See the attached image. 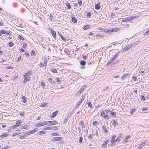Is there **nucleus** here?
Instances as JSON below:
<instances>
[{
	"label": "nucleus",
	"mask_w": 149,
	"mask_h": 149,
	"mask_svg": "<svg viewBox=\"0 0 149 149\" xmlns=\"http://www.w3.org/2000/svg\"><path fill=\"white\" fill-rule=\"evenodd\" d=\"M92 136L93 135L90 134V135H89V136H88V138L90 140H92L93 139Z\"/></svg>",
	"instance_id": "de8ad7c7"
},
{
	"label": "nucleus",
	"mask_w": 149,
	"mask_h": 149,
	"mask_svg": "<svg viewBox=\"0 0 149 149\" xmlns=\"http://www.w3.org/2000/svg\"><path fill=\"white\" fill-rule=\"evenodd\" d=\"M120 53V52H118L113 57L111 58L109 61L110 62H111V63H112L113 61H114L118 56Z\"/></svg>",
	"instance_id": "f03ea898"
},
{
	"label": "nucleus",
	"mask_w": 149,
	"mask_h": 149,
	"mask_svg": "<svg viewBox=\"0 0 149 149\" xmlns=\"http://www.w3.org/2000/svg\"><path fill=\"white\" fill-rule=\"evenodd\" d=\"M96 37H100V38H103L104 36L103 35H100L99 34H97L95 36Z\"/></svg>",
	"instance_id": "37998d69"
},
{
	"label": "nucleus",
	"mask_w": 149,
	"mask_h": 149,
	"mask_svg": "<svg viewBox=\"0 0 149 149\" xmlns=\"http://www.w3.org/2000/svg\"><path fill=\"white\" fill-rule=\"evenodd\" d=\"M47 64V61L46 60H45L44 63H40L39 64V66L40 67H44L45 66L46 67Z\"/></svg>",
	"instance_id": "1a4fd4ad"
},
{
	"label": "nucleus",
	"mask_w": 149,
	"mask_h": 149,
	"mask_svg": "<svg viewBox=\"0 0 149 149\" xmlns=\"http://www.w3.org/2000/svg\"><path fill=\"white\" fill-rule=\"evenodd\" d=\"M116 137V135H113L112 136V137L111 139V145H113L115 144V139Z\"/></svg>",
	"instance_id": "39448f33"
},
{
	"label": "nucleus",
	"mask_w": 149,
	"mask_h": 149,
	"mask_svg": "<svg viewBox=\"0 0 149 149\" xmlns=\"http://www.w3.org/2000/svg\"><path fill=\"white\" fill-rule=\"evenodd\" d=\"M135 109L134 108H133L132 109H131L130 110L131 114V115H133V113L135 112Z\"/></svg>",
	"instance_id": "f704fd0d"
},
{
	"label": "nucleus",
	"mask_w": 149,
	"mask_h": 149,
	"mask_svg": "<svg viewBox=\"0 0 149 149\" xmlns=\"http://www.w3.org/2000/svg\"><path fill=\"white\" fill-rule=\"evenodd\" d=\"M32 74L31 70H28L23 75L24 78V80L22 81L24 83H25L30 80L31 76Z\"/></svg>",
	"instance_id": "f257e3e1"
},
{
	"label": "nucleus",
	"mask_w": 149,
	"mask_h": 149,
	"mask_svg": "<svg viewBox=\"0 0 149 149\" xmlns=\"http://www.w3.org/2000/svg\"><path fill=\"white\" fill-rule=\"evenodd\" d=\"M72 21L74 23H76L77 22V19L74 17H72Z\"/></svg>",
	"instance_id": "c85d7f7f"
},
{
	"label": "nucleus",
	"mask_w": 149,
	"mask_h": 149,
	"mask_svg": "<svg viewBox=\"0 0 149 149\" xmlns=\"http://www.w3.org/2000/svg\"><path fill=\"white\" fill-rule=\"evenodd\" d=\"M122 134L121 133H120L119 134V135L118 136V138L115 140V141L116 142L118 141L119 142L120 141V139L121 137L122 136Z\"/></svg>",
	"instance_id": "2eb2a0df"
},
{
	"label": "nucleus",
	"mask_w": 149,
	"mask_h": 149,
	"mask_svg": "<svg viewBox=\"0 0 149 149\" xmlns=\"http://www.w3.org/2000/svg\"><path fill=\"white\" fill-rule=\"evenodd\" d=\"M63 139L62 137H54L53 138H52L51 139V141H52L54 142L56 141H59L60 140H61Z\"/></svg>",
	"instance_id": "7ed1b4c3"
},
{
	"label": "nucleus",
	"mask_w": 149,
	"mask_h": 149,
	"mask_svg": "<svg viewBox=\"0 0 149 149\" xmlns=\"http://www.w3.org/2000/svg\"><path fill=\"white\" fill-rule=\"evenodd\" d=\"M19 126V125L16 124L13 125V126H11L10 127L12 128H13L14 129Z\"/></svg>",
	"instance_id": "e433bc0d"
},
{
	"label": "nucleus",
	"mask_w": 149,
	"mask_h": 149,
	"mask_svg": "<svg viewBox=\"0 0 149 149\" xmlns=\"http://www.w3.org/2000/svg\"><path fill=\"white\" fill-rule=\"evenodd\" d=\"M8 45L9 46L11 47L13 46L14 43L12 42H10L8 43Z\"/></svg>",
	"instance_id": "ea45409f"
},
{
	"label": "nucleus",
	"mask_w": 149,
	"mask_h": 149,
	"mask_svg": "<svg viewBox=\"0 0 149 149\" xmlns=\"http://www.w3.org/2000/svg\"><path fill=\"white\" fill-rule=\"evenodd\" d=\"M111 114L113 117L116 116V113L115 112H111Z\"/></svg>",
	"instance_id": "c03bdc74"
},
{
	"label": "nucleus",
	"mask_w": 149,
	"mask_h": 149,
	"mask_svg": "<svg viewBox=\"0 0 149 149\" xmlns=\"http://www.w3.org/2000/svg\"><path fill=\"white\" fill-rule=\"evenodd\" d=\"M89 27H90L87 25H85L83 27V29L84 30H86L88 29Z\"/></svg>",
	"instance_id": "4c0bfd02"
},
{
	"label": "nucleus",
	"mask_w": 149,
	"mask_h": 149,
	"mask_svg": "<svg viewBox=\"0 0 149 149\" xmlns=\"http://www.w3.org/2000/svg\"><path fill=\"white\" fill-rule=\"evenodd\" d=\"M47 104V103H42L40 105V106L42 107H44L45 106H46Z\"/></svg>",
	"instance_id": "a18cd8bd"
},
{
	"label": "nucleus",
	"mask_w": 149,
	"mask_h": 149,
	"mask_svg": "<svg viewBox=\"0 0 149 149\" xmlns=\"http://www.w3.org/2000/svg\"><path fill=\"white\" fill-rule=\"evenodd\" d=\"M102 128L104 131L103 133L104 134H107L108 133V131L107 130L106 126L104 125L103 126Z\"/></svg>",
	"instance_id": "f8f14e48"
},
{
	"label": "nucleus",
	"mask_w": 149,
	"mask_h": 149,
	"mask_svg": "<svg viewBox=\"0 0 149 149\" xmlns=\"http://www.w3.org/2000/svg\"><path fill=\"white\" fill-rule=\"evenodd\" d=\"M50 32L55 40H56V35L55 31L52 29H51L50 31Z\"/></svg>",
	"instance_id": "20e7f679"
},
{
	"label": "nucleus",
	"mask_w": 149,
	"mask_h": 149,
	"mask_svg": "<svg viewBox=\"0 0 149 149\" xmlns=\"http://www.w3.org/2000/svg\"><path fill=\"white\" fill-rule=\"evenodd\" d=\"M58 123L57 121L55 120H53L52 121V123L49 125V126H51L53 125L56 124Z\"/></svg>",
	"instance_id": "412c9836"
},
{
	"label": "nucleus",
	"mask_w": 149,
	"mask_h": 149,
	"mask_svg": "<svg viewBox=\"0 0 149 149\" xmlns=\"http://www.w3.org/2000/svg\"><path fill=\"white\" fill-rule=\"evenodd\" d=\"M65 5L66 6H67V8H68V9H70V8H71V6H70V4L69 3H65Z\"/></svg>",
	"instance_id": "c9c22d12"
},
{
	"label": "nucleus",
	"mask_w": 149,
	"mask_h": 149,
	"mask_svg": "<svg viewBox=\"0 0 149 149\" xmlns=\"http://www.w3.org/2000/svg\"><path fill=\"white\" fill-rule=\"evenodd\" d=\"M78 4L80 6H81L82 4V1L81 0L80 1L79 0L78 2Z\"/></svg>",
	"instance_id": "0e129e2a"
},
{
	"label": "nucleus",
	"mask_w": 149,
	"mask_h": 149,
	"mask_svg": "<svg viewBox=\"0 0 149 149\" xmlns=\"http://www.w3.org/2000/svg\"><path fill=\"white\" fill-rule=\"evenodd\" d=\"M130 137V135H128L125 138V139H124V141L125 142V143H126L128 141V139Z\"/></svg>",
	"instance_id": "a878e982"
},
{
	"label": "nucleus",
	"mask_w": 149,
	"mask_h": 149,
	"mask_svg": "<svg viewBox=\"0 0 149 149\" xmlns=\"http://www.w3.org/2000/svg\"><path fill=\"white\" fill-rule=\"evenodd\" d=\"M99 134L98 133V130H96L95 131V135L96 136H99Z\"/></svg>",
	"instance_id": "bf43d9fd"
},
{
	"label": "nucleus",
	"mask_w": 149,
	"mask_h": 149,
	"mask_svg": "<svg viewBox=\"0 0 149 149\" xmlns=\"http://www.w3.org/2000/svg\"><path fill=\"white\" fill-rule=\"evenodd\" d=\"M42 126H43V125L42 122L38 123L35 125V126L38 127H40Z\"/></svg>",
	"instance_id": "f3484780"
},
{
	"label": "nucleus",
	"mask_w": 149,
	"mask_h": 149,
	"mask_svg": "<svg viewBox=\"0 0 149 149\" xmlns=\"http://www.w3.org/2000/svg\"><path fill=\"white\" fill-rule=\"evenodd\" d=\"M57 34L64 41H66V39L63 36L59 33V32H57Z\"/></svg>",
	"instance_id": "a211bd4d"
},
{
	"label": "nucleus",
	"mask_w": 149,
	"mask_h": 149,
	"mask_svg": "<svg viewBox=\"0 0 149 149\" xmlns=\"http://www.w3.org/2000/svg\"><path fill=\"white\" fill-rule=\"evenodd\" d=\"M87 16L88 17H90L91 16V13L90 12H88L87 13Z\"/></svg>",
	"instance_id": "3c124183"
},
{
	"label": "nucleus",
	"mask_w": 149,
	"mask_h": 149,
	"mask_svg": "<svg viewBox=\"0 0 149 149\" xmlns=\"http://www.w3.org/2000/svg\"><path fill=\"white\" fill-rule=\"evenodd\" d=\"M100 5L99 3H97L95 6V8L96 10H99L100 8Z\"/></svg>",
	"instance_id": "dca6fc26"
},
{
	"label": "nucleus",
	"mask_w": 149,
	"mask_h": 149,
	"mask_svg": "<svg viewBox=\"0 0 149 149\" xmlns=\"http://www.w3.org/2000/svg\"><path fill=\"white\" fill-rule=\"evenodd\" d=\"M31 56H36L35 52L34 50H32L31 52Z\"/></svg>",
	"instance_id": "72a5a7b5"
},
{
	"label": "nucleus",
	"mask_w": 149,
	"mask_h": 149,
	"mask_svg": "<svg viewBox=\"0 0 149 149\" xmlns=\"http://www.w3.org/2000/svg\"><path fill=\"white\" fill-rule=\"evenodd\" d=\"M82 92V91L80 90L77 92V94L78 95H80L81 94Z\"/></svg>",
	"instance_id": "774afa93"
},
{
	"label": "nucleus",
	"mask_w": 149,
	"mask_h": 149,
	"mask_svg": "<svg viewBox=\"0 0 149 149\" xmlns=\"http://www.w3.org/2000/svg\"><path fill=\"white\" fill-rule=\"evenodd\" d=\"M141 99L142 101H144L146 100L145 97L143 95L141 96Z\"/></svg>",
	"instance_id": "a19ab883"
},
{
	"label": "nucleus",
	"mask_w": 149,
	"mask_h": 149,
	"mask_svg": "<svg viewBox=\"0 0 149 149\" xmlns=\"http://www.w3.org/2000/svg\"><path fill=\"white\" fill-rule=\"evenodd\" d=\"M41 85L42 86V87L44 88L45 87V83L43 82H42L41 83Z\"/></svg>",
	"instance_id": "603ef678"
},
{
	"label": "nucleus",
	"mask_w": 149,
	"mask_h": 149,
	"mask_svg": "<svg viewBox=\"0 0 149 149\" xmlns=\"http://www.w3.org/2000/svg\"><path fill=\"white\" fill-rule=\"evenodd\" d=\"M51 71L52 72L54 73H57V70L56 69L54 68H51Z\"/></svg>",
	"instance_id": "b1692460"
},
{
	"label": "nucleus",
	"mask_w": 149,
	"mask_h": 149,
	"mask_svg": "<svg viewBox=\"0 0 149 149\" xmlns=\"http://www.w3.org/2000/svg\"><path fill=\"white\" fill-rule=\"evenodd\" d=\"M133 44L131 45H129L126 46L123 49V50L124 51H125L128 49H130L132 47Z\"/></svg>",
	"instance_id": "423d86ee"
},
{
	"label": "nucleus",
	"mask_w": 149,
	"mask_h": 149,
	"mask_svg": "<svg viewBox=\"0 0 149 149\" xmlns=\"http://www.w3.org/2000/svg\"><path fill=\"white\" fill-rule=\"evenodd\" d=\"M45 132H44L43 130L40 131L39 132V135H41L43 134H45Z\"/></svg>",
	"instance_id": "58836bf2"
},
{
	"label": "nucleus",
	"mask_w": 149,
	"mask_h": 149,
	"mask_svg": "<svg viewBox=\"0 0 149 149\" xmlns=\"http://www.w3.org/2000/svg\"><path fill=\"white\" fill-rule=\"evenodd\" d=\"M144 35H149V29H148L147 31L144 34Z\"/></svg>",
	"instance_id": "6e6d98bb"
},
{
	"label": "nucleus",
	"mask_w": 149,
	"mask_h": 149,
	"mask_svg": "<svg viewBox=\"0 0 149 149\" xmlns=\"http://www.w3.org/2000/svg\"><path fill=\"white\" fill-rule=\"evenodd\" d=\"M72 112L71 111H70L67 115V118H70L71 117V116H72Z\"/></svg>",
	"instance_id": "7c9ffc66"
},
{
	"label": "nucleus",
	"mask_w": 149,
	"mask_h": 149,
	"mask_svg": "<svg viewBox=\"0 0 149 149\" xmlns=\"http://www.w3.org/2000/svg\"><path fill=\"white\" fill-rule=\"evenodd\" d=\"M128 76L129 74H124L122 76L121 78L122 79H124L125 78L127 77Z\"/></svg>",
	"instance_id": "6ab92c4d"
},
{
	"label": "nucleus",
	"mask_w": 149,
	"mask_h": 149,
	"mask_svg": "<svg viewBox=\"0 0 149 149\" xmlns=\"http://www.w3.org/2000/svg\"><path fill=\"white\" fill-rule=\"evenodd\" d=\"M65 52L67 54V55H70V52L68 49H66L64 50Z\"/></svg>",
	"instance_id": "5701e85b"
},
{
	"label": "nucleus",
	"mask_w": 149,
	"mask_h": 149,
	"mask_svg": "<svg viewBox=\"0 0 149 149\" xmlns=\"http://www.w3.org/2000/svg\"><path fill=\"white\" fill-rule=\"evenodd\" d=\"M22 123L21 121L20 120H19L17 122L16 124L19 125L20 124Z\"/></svg>",
	"instance_id": "69168bd1"
},
{
	"label": "nucleus",
	"mask_w": 149,
	"mask_h": 149,
	"mask_svg": "<svg viewBox=\"0 0 149 149\" xmlns=\"http://www.w3.org/2000/svg\"><path fill=\"white\" fill-rule=\"evenodd\" d=\"M6 34H7V35H11V33L9 31H6Z\"/></svg>",
	"instance_id": "680f3d73"
},
{
	"label": "nucleus",
	"mask_w": 149,
	"mask_h": 149,
	"mask_svg": "<svg viewBox=\"0 0 149 149\" xmlns=\"http://www.w3.org/2000/svg\"><path fill=\"white\" fill-rule=\"evenodd\" d=\"M48 80L52 84H55L56 82V81H53L52 79L50 78L48 79Z\"/></svg>",
	"instance_id": "4be33fe9"
},
{
	"label": "nucleus",
	"mask_w": 149,
	"mask_h": 149,
	"mask_svg": "<svg viewBox=\"0 0 149 149\" xmlns=\"http://www.w3.org/2000/svg\"><path fill=\"white\" fill-rule=\"evenodd\" d=\"M52 129V128L51 127H46L44 129V130H51Z\"/></svg>",
	"instance_id": "8fccbe9b"
},
{
	"label": "nucleus",
	"mask_w": 149,
	"mask_h": 149,
	"mask_svg": "<svg viewBox=\"0 0 149 149\" xmlns=\"http://www.w3.org/2000/svg\"><path fill=\"white\" fill-rule=\"evenodd\" d=\"M131 19V18H130V17H126L125 18H123V19L121 20V22L128 21L130 20Z\"/></svg>",
	"instance_id": "9d476101"
},
{
	"label": "nucleus",
	"mask_w": 149,
	"mask_h": 149,
	"mask_svg": "<svg viewBox=\"0 0 149 149\" xmlns=\"http://www.w3.org/2000/svg\"><path fill=\"white\" fill-rule=\"evenodd\" d=\"M97 123V121H95L93 123V125L96 126Z\"/></svg>",
	"instance_id": "5fc2aeb1"
},
{
	"label": "nucleus",
	"mask_w": 149,
	"mask_h": 149,
	"mask_svg": "<svg viewBox=\"0 0 149 149\" xmlns=\"http://www.w3.org/2000/svg\"><path fill=\"white\" fill-rule=\"evenodd\" d=\"M0 33H1L2 34H6V31H5L4 30H2L0 31Z\"/></svg>",
	"instance_id": "864d4df0"
},
{
	"label": "nucleus",
	"mask_w": 149,
	"mask_h": 149,
	"mask_svg": "<svg viewBox=\"0 0 149 149\" xmlns=\"http://www.w3.org/2000/svg\"><path fill=\"white\" fill-rule=\"evenodd\" d=\"M24 25V24H18V26L20 27H23Z\"/></svg>",
	"instance_id": "e2e57ef3"
},
{
	"label": "nucleus",
	"mask_w": 149,
	"mask_h": 149,
	"mask_svg": "<svg viewBox=\"0 0 149 149\" xmlns=\"http://www.w3.org/2000/svg\"><path fill=\"white\" fill-rule=\"evenodd\" d=\"M49 18L52 21H53L54 20V19L53 15L51 14H50V15L49 16Z\"/></svg>",
	"instance_id": "cd10ccee"
},
{
	"label": "nucleus",
	"mask_w": 149,
	"mask_h": 149,
	"mask_svg": "<svg viewBox=\"0 0 149 149\" xmlns=\"http://www.w3.org/2000/svg\"><path fill=\"white\" fill-rule=\"evenodd\" d=\"M38 129L37 128H35L32 131H30V133L31 134H33L36 132L38 131Z\"/></svg>",
	"instance_id": "bb28decb"
},
{
	"label": "nucleus",
	"mask_w": 149,
	"mask_h": 149,
	"mask_svg": "<svg viewBox=\"0 0 149 149\" xmlns=\"http://www.w3.org/2000/svg\"><path fill=\"white\" fill-rule=\"evenodd\" d=\"M8 136V134L6 133H4L2 135L0 136V138H3L5 137H6Z\"/></svg>",
	"instance_id": "aec40b11"
},
{
	"label": "nucleus",
	"mask_w": 149,
	"mask_h": 149,
	"mask_svg": "<svg viewBox=\"0 0 149 149\" xmlns=\"http://www.w3.org/2000/svg\"><path fill=\"white\" fill-rule=\"evenodd\" d=\"M105 115V113L104 112L102 111L101 112V115H100V116L101 117H102L104 115Z\"/></svg>",
	"instance_id": "4d7b16f0"
},
{
	"label": "nucleus",
	"mask_w": 149,
	"mask_h": 149,
	"mask_svg": "<svg viewBox=\"0 0 149 149\" xmlns=\"http://www.w3.org/2000/svg\"><path fill=\"white\" fill-rule=\"evenodd\" d=\"M58 111H55L53 112L52 115L51 116V118H54L56 116L57 113H58Z\"/></svg>",
	"instance_id": "ddd939ff"
},
{
	"label": "nucleus",
	"mask_w": 149,
	"mask_h": 149,
	"mask_svg": "<svg viewBox=\"0 0 149 149\" xmlns=\"http://www.w3.org/2000/svg\"><path fill=\"white\" fill-rule=\"evenodd\" d=\"M80 63L81 65H84L86 64V62L84 61H80Z\"/></svg>",
	"instance_id": "473e14b6"
},
{
	"label": "nucleus",
	"mask_w": 149,
	"mask_h": 149,
	"mask_svg": "<svg viewBox=\"0 0 149 149\" xmlns=\"http://www.w3.org/2000/svg\"><path fill=\"white\" fill-rule=\"evenodd\" d=\"M109 140H108L107 139L105 140L103 144L102 145V146L104 148H106L107 144V143L109 142Z\"/></svg>",
	"instance_id": "9b49d317"
},
{
	"label": "nucleus",
	"mask_w": 149,
	"mask_h": 149,
	"mask_svg": "<svg viewBox=\"0 0 149 149\" xmlns=\"http://www.w3.org/2000/svg\"><path fill=\"white\" fill-rule=\"evenodd\" d=\"M88 105L91 108L92 107V105L90 102L88 103Z\"/></svg>",
	"instance_id": "09e8293b"
},
{
	"label": "nucleus",
	"mask_w": 149,
	"mask_h": 149,
	"mask_svg": "<svg viewBox=\"0 0 149 149\" xmlns=\"http://www.w3.org/2000/svg\"><path fill=\"white\" fill-rule=\"evenodd\" d=\"M79 124L81 126L82 129H83L85 127V125L83 121L81 120Z\"/></svg>",
	"instance_id": "4468645a"
},
{
	"label": "nucleus",
	"mask_w": 149,
	"mask_h": 149,
	"mask_svg": "<svg viewBox=\"0 0 149 149\" xmlns=\"http://www.w3.org/2000/svg\"><path fill=\"white\" fill-rule=\"evenodd\" d=\"M24 134L28 135L31 134L30 131H26L24 132Z\"/></svg>",
	"instance_id": "79ce46f5"
},
{
	"label": "nucleus",
	"mask_w": 149,
	"mask_h": 149,
	"mask_svg": "<svg viewBox=\"0 0 149 149\" xmlns=\"http://www.w3.org/2000/svg\"><path fill=\"white\" fill-rule=\"evenodd\" d=\"M21 98H22L23 100V102L24 103H26V97H25V96H23Z\"/></svg>",
	"instance_id": "393cba45"
},
{
	"label": "nucleus",
	"mask_w": 149,
	"mask_h": 149,
	"mask_svg": "<svg viewBox=\"0 0 149 149\" xmlns=\"http://www.w3.org/2000/svg\"><path fill=\"white\" fill-rule=\"evenodd\" d=\"M52 135L53 136H58V134L56 132L53 133H52Z\"/></svg>",
	"instance_id": "49530a36"
},
{
	"label": "nucleus",
	"mask_w": 149,
	"mask_h": 149,
	"mask_svg": "<svg viewBox=\"0 0 149 149\" xmlns=\"http://www.w3.org/2000/svg\"><path fill=\"white\" fill-rule=\"evenodd\" d=\"M112 121L113 122V124L117 126L118 125V123L117 122V121L115 119H113L112 120Z\"/></svg>",
	"instance_id": "2f4dec72"
},
{
	"label": "nucleus",
	"mask_w": 149,
	"mask_h": 149,
	"mask_svg": "<svg viewBox=\"0 0 149 149\" xmlns=\"http://www.w3.org/2000/svg\"><path fill=\"white\" fill-rule=\"evenodd\" d=\"M18 38L20 40H24V39L22 38V36H21L20 35L19 36Z\"/></svg>",
	"instance_id": "052dcab7"
},
{
	"label": "nucleus",
	"mask_w": 149,
	"mask_h": 149,
	"mask_svg": "<svg viewBox=\"0 0 149 149\" xmlns=\"http://www.w3.org/2000/svg\"><path fill=\"white\" fill-rule=\"evenodd\" d=\"M84 98L83 97H82V98H81V100H80V101H79L77 103V105H79L81 104V103H82V102L84 100Z\"/></svg>",
	"instance_id": "c756f323"
},
{
	"label": "nucleus",
	"mask_w": 149,
	"mask_h": 149,
	"mask_svg": "<svg viewBox=\"0 0 149 149\" xmlns=\"http://www.w3.org/2000/svg\"><path fill=\"white\" fill-rule=\"evenodd\" d=\"M86 87V86L85 85L83 86L81 88V89H80L82 91H83L84 89Z\"/></svg>",
	"instance_id": "338daca9"
},
{
	"label": "nucleus",
	"mask_w": 149,
	"mask_h": 149,
	"mask_svg": "<svg viewBox=\"0 0 149 149\" xmlns=\"http://www.w3.org/2000/svg\"><path fill=\"white\" fill-rule=\"evenodd\" d=\"M146 143V141H144L143 142L141 143L140 144L138 147V148L139 149H141L143 146L145 145V144Z\"/></svg>",
	"instance_id": "6e6552de"
},
{
	"label": "nucleus",
	"mask_w": 149,
	"mask_h": 149,
	"mask_svg": "<svg viewBox=\"0 0 149 149\" xmlns=\"http://www.w3.org/2000/svg\"><path fill=\"white\" fill-rule=\"evenodd\" d=\"M116 29H110L109 30H105V31H104V32H107L108 33H109L111 32H115L116 31Z\"/></svg>",
	"instance_id": "0eeeda50"
},
{
	"label": "nucleus",
	"mask_w": 149,
	"mask_h": 149,
	"mask_svg": "<svg viewBox=\"0 0 149 149\" xmlns=\"http://www.w3.org/2000/svg\"><path fill=\"white\" fill-rule=\"evenodd\" d=\"M42 123H43V125H47V122L46 121H42Z\"/></svg>",
	"instance_id": "13d9d810"
}]
</instances>
